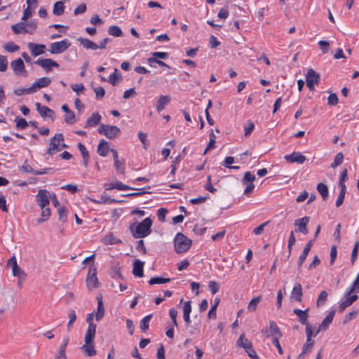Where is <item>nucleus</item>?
Instances as JSON below:
<instances>
[{
    "mask_svg": "<svg viewBox=\"0 0 359 359\" xmlns=\"http://www.w3.org/2000/svg\"><path fill=\"white\" fill-rule=\"evenodd\" d=\"M153 222L151 218L147 217L137 225L133 224L130 226L133 237L136 238H144L151 232V227Z\"/></svg>",
    "mask_w": 359,
    "mask_h": 359,
    "instance_id": "f257e3e1",
    "label": "nucleus"
},
{
    "mask_svg": "<svg viewBox=\"0 0 359 359\" xmlns=\"http://www.w3.org/2000/svg\"><path fill=\"white\" fill-rule=\"evenodd\" d=\"M174 243L176 252L183 253L189 249L192 241L183 233H178L175 238Z\"/></svg>",
    "mask_w": 359,
    "mask_h": 359,
    "instance_id": "f03ea898",
    "label": "nucleus"
},
{
    "mask_svg": "<svg viewBox=\"0 0 359 359\" xmlns=\"http://www.w3.org/2000/svg\"><path fill=\"white\" fill-rule=\"evenodd\" d=\"M94 334H92L91 332L88 333H86L85 339H84V344L81 346V350L88 355L93 356L96 354V351L95 349V346L93 344V341L95 339Z\"/></svg>",
    "mask_w": 359,
    "mask_h": 359,
    "instance_id": "7ed1b4c3",
    "label": "nucleus"
},
{
    "mask_svg": "<svg viewBox=\"0 0 359 359\" xmlns=\"http://www.w3.org/2000/svg\"><path fill=\"white\" fill-rule=\"evenodd\" d=\"M7 265L11 268L12 274L13 276L18 277L20 282H24L27 274L18 265L17 259L15 257H12L7 262Z\"/></svg>",
    "mask_w": 359,
    "mask_h": 359,
    "instance_id": "20e7f679",
    "label": "nucleus"
},
{
    "mask_svg": "<svg viewBox=\"0 0 359 359\" xmlns=\"http://www.w3.org/2000/svg\"><path fill=\"white\" fill-rule=\"evenodd\" d=\"M86 282V286L90 290L100 287V283L97 277V269L94 266L90 267Z\"/></svg>",
    "mask_w": 359,
    "mask_h": 359,
    "instance_id": "39448f33",
    "label": "nucleus"
},
{
    "mask_svg": "<svg viewBox=\"0 0 359 359\" xmlns=\"http://www.w3.org/2000/svg\"><path fill=\"white\" fill-rule=\"evenodd\" d=\"M61 142H64V136L61 133L55 134L50 140V147L47 149V154L49 155L55 154L61 151L60 147Z\"/></svg>",
    "mask_w": 359,
    "mask_h": 359,
    "instance_id": "423d86ee",
    "label": "nucleus"
},
{
    "mask_svg": "<svg viewBox=\"0 0 359 359\" xmlns=\"http://www.w3.org/2000/svg\"><path fill=\"white\" fill-rule=\"evenodd\" d=\"M100 134L104 135L108 139H114L120 133V129L116 126L101 125L98 128Z\"/></svg>",
    "mask_w": 359,
    "mask_h": 359,
    "instance_id": "0eeeda50",
    "label": "nucleus"
},
{
    "mask_svg": "<svg viewBox=\"0 0 359 359\" xmlns=\"http://www.w3.org/2000/svg\"><path fill=\"white\" fill-rule=\"evenodd\" d=\"M71 43L68 39H64L61 41L54 42L50 44L48 51L52 54H60L65 52Z\"/></svg>",
    "mask_w": 359,
    "mask_h": 359,
    "instance_id": "6e6552de",
    "label": "nucleus"
},
{
    "mask_svg": "<svg viewBox=\"0 0 359 359\" xmlns=\"http://www.w3.org/2000/svg\"><path fill=\"white\" fill-rule=\"evenodd\" d=\"M50 193L46 189H40L36 196L38 205L41 208H45L50 203Z\"/></svg>",
    "mask_w": 359,
    "mask_h": 359,
    "instance_id": "1a4fd4ad",
    "label": "nucleus"
},
{
    "mask_svg": "<svg viewBox=\"0 0 359 359\" xmlns=\"http://www.w3.org/2000/svg\"><path fill=\"white\" fill-rule=\"evenodd\" d=\"M320 80V75L313 69H309L306 75V82L310 90L314 89L315 84H318Z\"/></svg>",
    "mask_w": 359,
    "mask_h": 359,
    "instance_id": "9d476101",
    "label": "nucleus"
},
{
    "mask_svg": "<svg viewBox=\"0 0 359 359\" xmlns=\"http://www.w3.org/2000/svg\"><path fill=\"white\" fill-rule=\"evenodd\" d=\"M11 67L17 76H27V72L25 69L24 62L22 59L18 58L11 62Z\"/></svg>",
    "mask_w": 359,
    "mask_h": 359,
    "instance_id": "9b49d317",
    "label": "nucleus"
},
{
    "mask_svg": "<svg viewBox=\"0 0 359 359\" xmlns=\"http://www.w3.org/2000/svg\"><path fill=\"white\" fill-rule=\"evenodd\" d=\"M263 334L266 337H280L281 333L279 327L274 321H270L269 327H266L265 330H262Z\"/></svg>",
    "mask_w": 359,
    "mask_h": 359,
    "instance_id": "f8f14e48",
    "label": "nucleus"
},
{
    "mask_svg": "<svg viewBox=\"0 0 359 359\" xmlns=\"http://www.w3.org/2000/svg\"><path fill=\"white\" fill-rule=\"evenodd\" d=\"M335 315V310H331L327 316L324 318L321 324L319 325L318 330L314 334V336H316L320 331H324L327 329L329 325L333 320V318Z\"/></svg>",
    "mask_w": 359,
    "mask_h": 359,
    "instance_id": "ddd939ff",
    "label": "nucleus"
},
{
    "mask_svg": "<svg viewBox=\"0 0 359 359\" xmlns=\"http://www.w3.org/2000/svg\"><path fill=\"white\" fill-rule=\"evenodd\" d=\"M284 158L289 163H297L302 164L306 160L305 156L302 155L299 151H294L291 154L285 155Z\"/></svg>",
    "mask_w": 359,
    "mask_h": 359,
    "instance_id": "4468645a",
    "label": "nucleus"
},
{
    "mask_svg": "<svg viewBox=\"0 0 359 359\" xmlns=\"http://www.w3.org/2000/svg\"><path fill=\"white\" fill-rule=\"evenodd\" d=\"M35 64L43 68L47 72L51 70L52 67H57L59 65L51 59L39 58L35 61Z\"/></svg>",
    "mask_w": 359,
    "mask_h": 359,
    "instance_id": "2eb2a0df",
    "label": "nucleus"
},
{
    "mask_svg": "<svg viewBox=\"0 0 359 359\" xmlns=\"http://www.w3.org/2000/svg\"><path fill=\"white\" fill-rule=\"evenodd\" d=\"M309 222V217H304L302 218L298 219L294 222V226H297L296 229L297 231L302 233L306 235L308 233L307 224Z\"/></svg>",
    "mask_w": 359,
    "mask_h": 359,
    "instance_id": "dca6fc26",
    "label": "nucleus"
},
{
    "mask_svg": "<svg viewBox=\"0 0 359 359\" xmlns=\"http://www.w3.org/2000/svg\"><path fill=\"white\" fill-rule=\"evenodd\" d=\"M27 47L31 51L33 56L36 57L41 54H43L46 50V46L43 44H36L32 42L27 43Z\"/></svg>",
    "mask_w": 359,
    "mask_h": 359,
    "instance_id": "f3484780",
    "label": "nucleus"
},
{
    "mask_svg": "<svg viewBox=\"0 0 359 359\" xmlns=\"http://www.w3.org/2000/svg\"><path fill=\"white\" fill-rule=\"evenodd\" d=\"M51 82V80L48 77H42L38 79L35 81V82L32 85L34 93H35L37 90L47 87Z\"/></svg>",
    "mask_w": 359,
    "mask_h": 359,
    "instance_id": "a211bd4d",
    "label": "nucleus"
},
{
    "mask_svg": "<svg viewBox=\"0 0 359 359\" xmlns=\"http://www.w3.org/2000/svg\"><path fill=\"white\" fill-rule=\"evenodd\" d=\"M313 242H314V240H311L305 245L302 253L301 254V255L299 257L298 269L300 268V266L303 264V263L306 260V257H307L309 252H310L311 248V247H312V245L313 244Z\"/></svg>",
    "mask_w": 359,
    "mask_h": 359,
    "instance_id": "6ab92c4d",
    "label": "nucleus"
},
{
    "mask_svg": "<svg viewBox=\"0 0 359 359\" xmlns=\"http://www.w3.org/2000/svg\"><path fill=\"white\" fill-rule=\"evenodd\" d=\"M302 295L303 293L302 285L299 283H295L291 292V298L296 302H302Z\"/></svg>",
    "mask_w": 359,
    "mask_h": 359,
    "instance_id": "aec40b11",
    "label": "nucleus"
},
{
    "mask_svg": "<svg viewBox=\"0 0 359 359\" xmlns=\"http://www.w3.org/2000/svg\"><path fill=\"white\" fill-rule=\"evenodd\" d=\"M309 309H306L302 311L301 309H295L293 311V313L298 317L299 322L302 325L308 324V314Z\"/></svg>",
    "mask_w": 359,
    "mask_h": 359,
    "instance_id": "412c9836",
    "label": "nucleus"
},
{
    "mask_svg": "<svg viewBox=\"0 0 359 359\" xmlns=\"http://www.w3.org/2000/svg\"><path fill=\"white\" fill-rule=\"evenodd\" d=\"M171 97L169 95H161L158 98L156 110L160 112L163 110L167 104L170 103Z\"/></svg>",
    "mask_w": 359,
    "mask_h": 359,
    "instance_id": "4be33fe9",
    "label": "nucleus"
},
{
    "mask_svg": "<svg viewBox=\"0 0 359 359\" xmlns=\"http://www.w3.org/2000/svg\"><path fill=\"white\" fill-rule=\"evenodd\" d=\"M358 299L357 294L349 296L346 299L339 304V312H344V311L348 306H350L354 302Z\"/></svg>",
    "mask_w": 359,
    "mask_h": 359,
    "instance_id": "5701e85b",
    "label": "nucleus"
},
{
    "mask_svg": "<svg viewBox=\"0 0 359 359\" xmlns=\"http://www.w3.org/2000/svg\"><path fill=\"white\" fill-rule=\"evenodd\" d=\"M11 29L15 34L31 32V31H29V29H27L26 27L25 22H20L11 25Z\"/></svg>",
    "mask_w": 359,
    "mask_h": 359,
    "instance_id": "b1692460",
    "label": "nucleus"
},
{
    "mask_svg": "<svg viewBox=\"0 0 359 359\" xmlns=\"http://www.w3.org/2000/svg\"><path fill=\"white\" fill-rule=\"evenodd\" d=\"M100 120L101 116L98 113H93L91 116L88 118L85 128L95 126L100 123Z\"/></svg>",
    "mask_w": 359,
    "mask_h": 359,
    "instance_id": "393cba45",
    "label": "nucleus"
},
{
    "mask_svg": "<svg viewBox=\"0 0 359 359\" xmlns=\"http://www.w3.org/2000/svg\"><path fill=\"white\" fill-rule=\"evenodd\" d=\"M144 262L137 259L133 264V273L137 277L143 276Z\"/></svg>",
    "mask_w": 359,
    "mask_h": 359,
    "instance_id": "a878e982",
    "label": "nucleus"
},
{
    "mask_svg": "<svg viewBox=\"0 0 359 359\" xmlns=\"http://www.w3.org/2000/svg\"><path fill=\"white\" fill-rule=\"evenodd\" d=\"M102 242L105 245H115L121 243V241L111 233L103 237Z\"/></svg>",
    "mask_w": 359,
    "mask_h": 359,
    "instance_id": "bb28decb",
    "label": "nucleus"
},
{
    "mask_svg": "<svg viewBox=\"0 0 359 359\" xmlns=\"http://www.w3.org/2000/svg\"><path fill=\"white\" fill-rule=\"evenodd\" d=\"M191 312V301L184 302L183 306V318L186 323L189 325L191 323L190 313Z\"/></svg>",
    "mask_w": 359,
    "mask_h": 359,
    "instance_id": "cd10ccee",
    "label": "nucleus"
},
{
    "mask_svg": "<svg viewBox=\"0 0 359 359\" xmlns=\"http://www.w3.org/2000/svg\"><path fill=\"white\" fill-rule=\"evenodd\" d=\"M36 109L42 117L51 116L53 114V111L45 106H41V104L36 103Z\"/></svg>",
    "mask_w": 359,
    "mask_h": 359,
    "instance_id": "c85d7f7f",
    "label": "nucleus"
},
{
    "mask_svg": "<svg viewBox=\"0 0 359 359\" xmlns=\"http://www.w3.org/2000/svg\"><path fill=\"white\" fill-rule=\"evenodd\" d=\"M79 41L86 49L96 50L98 48V45L88 39L80 38L79 39Z\"/></svg>",
    "mask_w": 359,
    "mask_h": 359,
    "instance_id": "c756f323",
    "label": "nucleus"
},
{
    "mask_svg": "<svg viewBox=\"0 0 359 359\" xmlns=\"http://www.w3.org/2000/svg\"><path fill=\"white\" fill-rule=\"evenodd\" d=\"M77 147H78L79 150L81 153V155H82V157L83 159V165L85 168H87L88 164V160H89L88 151L82 143H79Z\"/></svg>",
    "mask_w": 359,
    "mask_h": 359,
    "instance_id": "7c9ffc66",
    "label": "nucleus"
},
{
    "mask_svg": "<svg viewBox=\"0 0 359 359\" xmlns=\"http://www.w3.org/2000/svg\"><path fill=\"white\" fill-rule=\"evenodd\" d=\"M110 149L108 143L105 140H102L97 147V153L102 156H105Z\"/></svg>",
    "mask_w": 359,
    "mask_h": 359,
    "instance_id": "2f4dec72",
    "label": "nucleus"
},
{
    "mask_svg": "<svg viewBox=\"0 0 359 359\" xmlns=\"http://www.w3.org/2000/svg\"><path fill=\"white\" fill-rule=\"evenodd\" d=\"M314 340L310 339V341H309V339H306V342L303 346V349L302 353L299 355L298 358L299 359H302L304 357V355L310 352L314 344Z\"/></svg>",
    "mask_w": 359,
    "mask_h": 359,
    "instance_id": "473e14b6",
    "label": "nucleus"
},
{
    "mask_svg": "<svg viewBox=\"0 0 359 359\" xmlns=\"http://www.w3.org/2000/svg\"><path fill=\"white\" fill-rule=\"evenodd\" d=\"M97 311L95 314V319L97 321H100L104 315V308L103 305V302L102 301V298H97Z\"/></svg>",
    "mask_w": 359,
    "mask_h": 359,
    "instance_id": "72a5a7b5",
    "label": "nucleus"
},
{
    "mask_svg": "<svg viewBox=\"0 0 359 359\" xmlns=\"http://www.w3.org/2000/svg\"><path fill=\"white\" fill-rule=\"evenodd\" d=\"M94 315L93 313H89L86 318V322L88 323V327L86 333L91 332L92 334H95L97 326L93 323Z\"/></svg>",
    "mask_w": 359,
    "mask_h": 359,
    "instance_id": "f704fd0d",
    "label": "nucleus"
},
{
    "mask_svg": "<svg viewBox=\"0 0 359 359\" xmlns=\"http://www.w3.org/2000/svg\"><path fill=\"white\" fill-rule=\"evenodd\" d=\"M317 190L319 194L321 195L323 199L325 201L328 198V188L326 184L323 183H319L317 185Z\"/></svg>",
    "mask_w": 359,
    "mask_h": 359,
    "instance_id": "c9c22d12",
    "label": "nucleus"
},
{
    "mask_svg": "<svg viewBox=\"0 0 359 359\" xmlns=\"http://www.w3.org/2000/svg\"><path fill=\"white\" fill-rule=\"evenodd\" d=\"M65 6L62 1H57L53 6V13L55 15H62L64 13Z\"/></svg>",
    "mask_w": 359,
    "mask_h": 359,
    "instance_id": "e433bc0d",
    "label": "nucleus"
},
{
    "mask_svg": "<svg viewBox=\"0 0 359 359\" xmlns=\"http://www.w3.org/2000/svg\"><path fill=\"white\" fill-rule=\"evenodd\" d=\"M108 33L111 36H113L115 37L121 36L123 35V32H122L121 28L116 25L109 27L108 29Z\"/></svg>",
    "mask_w": 359,
    "mask_h": 359,
    "instance_id": "4c0bfd02",
    "label": "nucleus"
},
{
    "mask_svg": "<svg viewBox=\"0 0 359 359\" xmlns=\"http://www.w3.org/2000/svg\"><path fill=\"white\" fill-rule=\"evenodd\" d=\"M41 209V218L38 219L37 222L38 223H42L46 220L48 219L50 215V210L49 208H43Z\"/></svg>",
    "mask_w": 359,
    "mask_h": 359,
    "instance_id": "58836bf2",
    "label": "nucleus"
},
{
    "mask_svg": "<svg viewBox=\"0 0 359 359\" xmlns=\"http://www.w3.org/2000/svg\"><path fill=\"white\" fill-rule=\"evenodd\" d=\"M327 296L328 294L325 290L320 293L316 303L318 307L322 306L325 304L327 300Z\"/></svg>",
    "mask_w": 359,
    "mask_h": 359,
    "instance_id": "ea45409f",
    "label": "nucleus"
},
{
    "mask_svg": "<svg viewBox=\"0 0 359 359\" xmlns=\"http://www.w3.org/2000/svg\"><path fill=\"white\" fill-rule=\"evenodd\" d=\"M261 299V295L252 299L250 302L248 303V311H255L257 306L260 302Z\"/></svg>",
    "mask_w": 359,
    "mask_h": 359,
    "instance_id": "a19ab883",
    "label": "nucleus"
},
{
    "mask_svg": "<svg viewBox=\"0 0 359 359\" xmlns=\"http://www.w3.org/2000/svg\"><path fill=\"white\" fill-rule=\"evenodd\" d=\"M170 281V278H160V277H153L151 278L149 283L150 285L154 284H163L167 283Z\"/></svg>",
    "mask_w": 359,
    "mask_h": 359,
    "instance_id": "79ce46f5",
    "label": "nucleus"
},
{
    "mask_svg": "<svg viewBox=\"0 0 359 359\" xmlns=\"http://www.w3.org/2000/svg\"><path fill=\"white\" fill-rule=\"evenodd\" d=\"M343 159H344V155L341 152L337 154L334 156L333 163L331 164V167L332 168H334L339 166V165H341L342 163Z\"/></svg>",
    "mask_w": 359,
    "mask_h": 359,
    "instance_id": "37998d69",
    "label": "nucleus"
},
{
    "mask_svg": "<svg viewBox=\"0 0 359 359\" xmlns=\"http://www.w3.org/2000/svg\"><path fill=\"white\" fill-rule=\"evenodd\" d=\"M152 317V315H149L144 317L140 323V329L145 332L149 329V321Z\"/></svg>",
    "mask_w": 359,
    "mask_h": 359,
    "instance_id": "c03bdc74",
    "label": "nucleus"
},
{
    "mask_svg": "<svg viewBox=\"0 0 359 359\" xmlns=\"http://www.w3.org/2000/svg\"><path fill=\"white\" fill-rule=\"evenodd\" d=\"M346 192V188H344V187L340 188V193H339L338 198L336 201V206L337 207H339L342 205V203L344 201Z\"/></svg>",
    "mask_w": 359,
    "mask_h": 359,
    "instance_id": "a18cd8bd",
    "label": "nucleus"
},
{
    "mask_svg": "<svg viewBox=\"0 0 359 359\" xmlns=\"http://www.w3.org/2000/svg\"><path fill=\"white\" fill-rule=\"evenodd\" d=\"M69 322L67 323V330L69 331L72 328V324L76 319V314L74 310H70L68 313Z\"/></svg>",
    "mask_w": 359,
    "mask_h": 359,
    "instance_id": "49530a36",
    "label": "nucleus"
},
{
    "mask_svg": "<svg viewBox=\"0 0 359 359\" xmlns=\"http://www.w3.org/2000/svg\"><path fill=\"white\" fill-rule=\"evenodd\" d=\"M347 172H348L347 169L344 168L343 170V171L341 172V173L340 178H339V186L340 188H342V187L346 188V184H345V181L348 178Z\"/></svg>",
    "mask_w": 359,
    "mask_h": 359,
    "instance_id": "de8ad7c7",
    "label": "nucleus"
},
{
    "mask_svg": "<svg viewBox=\"0 0 359 359\" xmlns=\"http://www.w3.org/2000/svg\"><path fill=\"white\" fill-rule=\"evenodd\" d=\"M6 50L9 53L16 52L19 50L20 47L14 43V42H8L4 46Z\"/></svg>",
    "mask_w": 359,
    "mask_h": 359,
    "instance_id": "09e8293b",
    "label": "nucleus"
},
{
    "mask_svg": "<svg viewBox=\"0 0 359 359\" xmlns=\"http://www.w3.org/2000/svg\"><path fill=\"white\" fill-rule=\"evenodd\" d=\"M359 249V241H356L354 244L353 249L351 253V264H353L357 259L358 253Z\"/></svg>",
    "mask_w": 359,
    "mask_h": 359,
    "instance_id": "8fccbe9b",
    "label": "nucleus"
},
{
    "mask_svg": "<svg viewBox=\"0 0 359 359\" xmlns=\"http://www.w3.org/2000/svg\"><path fill=\"white\" fill-rule=\"evenodd\" d=\"M90 201H92V202H94V203H107V201H109L110 203H114V202H116V200L114 199H111L109 196L107 195H103L101 196V198H100L99 201L97 200H95V199H93V198H90Z\"/></svg>",
    "mask_w": 359,
    "mask_h": 359,
    "instance_id": "3c124183",
    "label": "nucleus"
},
{
    "mask_svg": "<svg viewBox=\"0 0 359 359\" xmlns=\"http://www.w3.org/2000/svg\"><path fill=\"white\" fill-rule=\"evenodd\" d=\"M114 167L118 172L123 174L125 172L124 160L118 159L114 161Z\"/></svg>",
    "mask_w": 359,
    "mask_h": 359,
    "instance_id": "603ef678",
    "label": "nucleus"
},
{
    "mask_svg": "<svg viewBox=\"0 0 359 359\" xmlns=\"http://www.w3.org/2000/svg\"><path fill=\"white\" fill-rule=\"evenodd\" d=\"M14 93H15V94L16 95L20 96V95H25V94L33 93L34 91H33L32 87L31 86L29 88H18V89H16L14 91Z\"/></svg>",
    "mask_w": 359,
    "mask_h": 359,
    "instance_id": "864d4df0",
    "label": "nucleus"
},
{
    "mask_svg": "<svg viewBox=\"0 0 359 359\" xmlns=\"http://www.w3.org/2000/svg\"><path fill=\"white\" fill-rule=\"evenodd\" d=\"M255 176L248 172V194L252 193L255 189V186L253 184V182L255 180Z\"/></svg>",
    "mask_w": 359,
    "mask_h": 359,
    "instance_id": "5fc2aeb1",
    "label": "nucleus"
},
{
    "mask_svg": "<svg viewBox=\"0 0 359 359\" xmlns=\"http://www.w3.org/2000/svg\"><path fill=\"white\" fill-rule=\"evenodd\" d=\"M65 121L68 124H72L75 122V114L72 110L65 114Z\"/></svg>",
    "mask_w": 359,
    "mask_h": 359,
    "instance_id": "6e6d98bb",
    "label": "nucleus"
},
{
    "mask_svg": "<svg viewBox=\"0 0 359 359\" xmlns=\"http://www.w3.org/2000/svg\"><path fill=\"white\" fill-rule=\"evenodd\" d=\"M295 242H296V238L294 237V232L291 231L290 234L289 240H288V245H287V249H288V252H289L288 257H290V255L291 254L292 248L293 245L295 243Z\"/></svg>",
    "mask_w": 359,
    "mask_h": 359,
    "instance_id": "4d7b16f0",
    "label": "nucleus"
},
{
    "mask_svg": "<svg viewBox=\"0 0 359 359\" xmlns=\"http://www.w3.org/2000/svg\"><path fill=\"white\" fill-rule=\"evenodd\" d=\"M71 88L78 95L82 93L85 90V87L82 83L72 84Z\"/></svg>",
    "mask_w": 359,
    "mask_h": 359,
    "instance_id": "13d9d810",
    "label": "nucleus"
},
{
    "mask_svg": "<svg viewBox=\"0 0 359 359\" xmlns=\"http://www.w3.org/2000/svg\"><path fill=\"white\" fill-rule=\"evenodd\" d=\"M358 311H353L351 312H349L348 314H346L345 316L343 323L344 324L348 323L350 320L356 318L358 316Z\"/></svg>",
    "mask_w": 359,
    "mask_h": 359,
    "instance_id": "bf43d9fd",
    "label": "nucleus"
},
{
    "mask_svg": "<svg viewBox=\"0 0 359 359\" xmlns=\"http://www.w3.org/2000/svg\"><path fill=\"white\" fill-rule=\"evenodd\" d=\"M339 99L335 93H332L329 95L327 99V103L329 105L335 106L338 104Z\"/></svg>",
    "mask_w": 359,
    "mask_h": 359,
    "instance_id": "052dcab7",
    "label": "nucleus"
},
{
    "mask_svg": "<svg viewBox=\"0 0 359 359\" xmlns=\"http://www.w3.org/2000/svg\"><path fill=\"white\" fill-rule=\"evenodd\" d=\"M15 121L18 128L24 129L28 126L27 121L23 118H16Z\"/></svg>",
    "mask_w": 359,
    "mask_h": 359,
    "instance_id": "680f3d73",
    "label": "nucleus"
},
{
    "mask_svg": "<svg viewBox=\"0 0 359 359\" xmlns=\"http://www.w3.org/2000/svg\"><path fill=\"white\" fill-rule=\"evenodd\" d=\"M248 357L252 359H259V355L257 354L256 351L252 348V345L250 342L248 341Z\"/></svg>",
    "mask_w": 359,
    "mask_h": 359,
    "instance_id": "e2e57ef3",
    "label": "nucleus"
},
{
    "mask_svg": "<svg viewBox=\"0 0 359 359\" xmlns=\"http://www.w3.org/2000/svg\"><path fill=\"white\" fill-rule=\"evenodd\" d=\"M94 92L95 93L96 99L100 100L105 95V90L102 87H97L94 88Z\"/></svg>",
    "mask_w": 359,
    "mask_h": 359,
    "instance_id": "0e129e2a",
    "label": "nucleus"
},
{
    "mask_svg": "<svg viewBox=\"0 0 359 359\" xmlns=\"http://www.w3.org/2000/svg\"><path fill=\"white\" fill-rule=\"evenodd\" d=\"M8 61L6 57L0 55V71L5 72L7 69Z\"/></svg>",
    "mask_w": 359,
    "mask_h": 359,
    "instance_id": "69168bd1",
    "label": "nucleus"
},
{
    "mask_svg": "<svg viewBox=\"0 0 359 359\" xmlns=\"http://www.w3.org/2000/svg\"><path fill=\"white\" fill-rule=\"evenodd\" d=\"M208 287L212 294L217 293L219 290V286L215 281H210Z\"/></svg>",
    "mask_w": 359,
    "mask_h": 359,
    "instance_id": "338daca9",
    "label": "nucleus"
},
{
    "mask_svg": "<svg viewBox=\"0 0 359 359\" xmlns=\"http://www.w3.org/2000/svg\"><path fill=\"white\" fill-rule=\"evenodd\" d=\"M269 222H266L257 226L253 229V233L255 235H260L263 233L264 227L269 224Z\"/></svg>",
    "mask_w": 359,
    "mask_h": 359,
    "instance_id": "774afa93",
    "label": "nucleus"
}]
</instances>
